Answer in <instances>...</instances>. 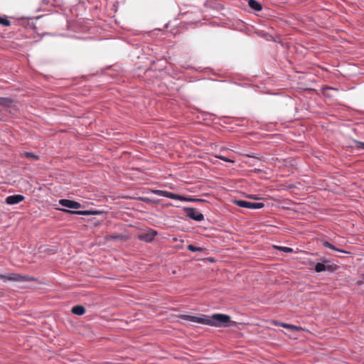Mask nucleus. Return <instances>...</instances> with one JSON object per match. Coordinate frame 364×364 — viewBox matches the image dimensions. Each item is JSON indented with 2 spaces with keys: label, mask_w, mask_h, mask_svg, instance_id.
<instances>
[{
  "label": "nucleus",
  "mask_w": 364,
  "mask_h": 364,
  "mask_svg": "<svg viewBox=\"0 0 364 364\" xmlns=\"http://www.w3.org/2000/svg\"><path fill=\"white\" fill-rule=\"evenodd\" d=\"M230 321V316L222 314H214L207 316V325L215 327L227 326Z\"/></svg>",
  "instance_id": "1"
},
{
  "label": "nucleus",
  "mask_w": 364,
  "mask_h": 364,
  "mask_svg": "<svg viewBox=\"0 0 364 364\" xmlns=\"http://www.w3.org/2000/svg\"><path fill=\"white\" fill-rule=\"evenodd\" d=\"M0 279L3 280L4 282H8V281L32 282V281H35V279L33 277H29L27 275L15 274V273H9V274H0Z\"/></svg>",
  "instance_id": "2"
},
{
  "label": "nucleus",
  "mask_w": 364,
  "mask_h": 364,
  "mask_svg": "<svg viewBox=\"0 0 364 364\" xmlns=\"http://www.w3.org/2000/svg\"><path fill=\"white\" fill-rule=\"evenodd\" d=\"M234 203L239 207L248 209H260L264 206L263 203L250 202L244 200H235Z\"/></svg>",
  "instance_id": "3"
},
{
  "label": "nucleus",
  "mask_w": 364,
  "mask_h": 364,
  "mask_svg": "<svg viewBox=\"0 0 364 364\" xmlns=\"http://www.w3.org/2000/svg\"><path fill=\"white\" fill-rule=\"evenodd\" d=\"M186 215L198 222H200L204 219L203 215L198 210L193 208H184Z\"/></svg>",
  "instance_id": "4"
},
{
  "label": "nucleus",
  "mask_w": 364,
  "mask_h": 364,
  "mask_svg": "<svg viewBox=\"0 0 364 364\" xmlns=\"http://www.w3.org/2000/svg\"><path fill=\"white\" fill-rule=\"evenodd\" d=\"M181 318L183 320L191 321L193 323L207 325V316H196L191 315H182Z\"/></svg>",
  "instance_id": "5"
},
{
  "label": "nucleus",
  "mask_w": 364,
  "mask_h": 364,
  "mask_svg": "<svg viewBox=\"0 0 364 364\" xmlns=\"http://www.w3.org/2000/svg\"><path fill=\"white\" fill-rule=\"evenodd\" d=\"M59 203L64 207L73 209H79L81 207L80 203L68 199H60Z\"/></svg>",
  "instance_id": "6"
},
{
  "label": "nucleus",
  "mask_w": 364,
  "mask_h": 364,
  "mask_svg": "<svg viewBox=\"0 0 364 364\" xmlns=\"http://www.w3.org/2000/svg\"><path fill=\"white\" fill-rule=\"evenodd\" d=\"M24 196L20 194L9 196L6 198V203L8 205H16L24 200Z\"/></svg>",
  "instance_id": "7"
},
{
  "label": "nucleus",
  "mask_w": 364,
  "mask_h": 364,
  "mask_svg": "<svg viewBox=\"0 0 364 364\" xmlns=\"http://www.w3.org/2000/svg\"><path fill=\"white\" fill-rule=\"evenodd\" d=\"M166 198L173 200H178L180 201H196L198 200V199L196 198H186L183 196L178 195L172 192H167Z\"/></svg>",
  "instance_id": "8"
},
{
  "label": "nucleus",
  "mask_w": 364,
  "mask_h": 364,
  "mask_svg": "<svg viewBox=\"0 0 364 364\" xmlns=\"http://www.w3.org/2000/svg\"><path fill=\"white\" fill-rule=\"evenodd\" d=\"M157 235V232L154 230H149L148 232L141 235L139 238L147 242H151Z\"/></svg>",
  "instance_id": "9"
},
{
  "label": "nucleus",
  "mask_w": 364,
  "mask_h": 364,
  "mask_svg": "<svg viewBox=\"0 0 364 364\" xmlns=\"http://www.w3.org/2000/svg\"><path fill=\"white\" fill-rule=\"evenodd\" d=\"M314 269L316 272H321L324 271L332 272L334 268L332 265L326 264L325 263L318 262L314 267Z\"/></svg>",
  "instance_id": "10"
},
{
  "label": "nucleus",
  "mask_w": 364,
  "mask_h": 364,
  "mask_svg": "<svg viewBox=\"0 0 364 364\" xmlns=\"http://www.w3.org/2000/svg\"><path fill=\"white\" fill-rule=\"evenodd\" d=\"M71 312L75 315L82 316L85 313V309L83 306L77 305L72 308Z\"/></svg>",
  "instance_id": "11"
},
{
  "label": "nucleus",
  "mask_w": 364,
  "mask_h": 364,
  "mask_svg": "<svg viewBox=\"0 0 364 364\" xmlns=\"http://www.w3.org/2000/svg\"><path fill=\"white\" fill-rule=\"evenodd\" d=\"M248 5L251 9L257 11H261L262 9L261 4L256 0H249Z\"/></svg>",
  "instance_id": "12"
},
{
  "label": "nucleus",
  "mask_w": 364,
  "mask_h": 364,
  "mask_svg": "<svg viewBox=\"0 0 364 364\" xmlns=\"http://www.w3.org/2000/svg\"><path fill=\"white\" fill-rule=\"evenodd\" d=\"M63 210L65 211V212H67V213H74V214L80 215H92L94 213V212L91 211V210L70 211V210H64V209Z\"/></svg>",
  "instance_id": "13"
},
{
  "label": "nucleus",
  "mask_w": 364,
  "mask_h": 364,
  "mask_svg": "<svg viewBox=\"0 0 364 364\" xmlns=\"http://www.w3.org/2000/svg\"><path fill=\"white\" fill-rule=\"evenodd\" d=\"M278 325L284 328H287V329H290V330L296 331H298L300 329V328L296 326H294L292 324H288L286 323H278Z\"/></svg>",
  "instance_id": "14"
},
{
  "label": "nucleus",
  "mask_w": 364,
  "mask_h": 364,
  "mask_svg": "<svg viewBox=\"0 0 364 364\" xmlns=\"http://www.w3.org/2000/svg\"><path fill=\"white\" fill-rule=\"evenodd\" d=\"M323 246H324L325 247L329 248V249H331V250H335V251H338V252H345V251H343V250H340V249L336 248L333 245H332L331 243H330V242H328V241H325V242H323Z\"/></svg>",
  "instance_id": "15"
},
{
  "label": "nucleus",
  "mask_w": 364,
  "mask_h": 364,
  "mask_svg": "<svg viewBox=\"0 0 364 364\" xmlns=\"http://www.w3.org/2000/svg\"><path fill=\"white\" fill-rule=\"evenodd\" d=\"M330 90L338 91V90L337 88H334V87H328V86H325V87H323L322 88V93L325 96H331V95L329 93Z\"/></svg>",
  "instance_id": "16"
},
{
  "label": "nucleus",
  "mask_w": 364,
  "mask_h": 364,
  "mask_svg": "<svg viewBox=\"0 0 364 364\" xmlns=\"http://www.w3.org/2000/svg\"><path fill=\"white\" fill-rule=\"evenodd\" d=\"M151 192L156 196L166 198L168 191L164 190H151Z\"/></svg>",
  "instance_id": "17"
},
{
  "label": "nucleus",
  "mask_w": 364,
  "mask_h": 364,
  "mask_svg": "<svg viewBox=\"0 0 364 364\" xmlns=\"http://www.w3.org/2000/svg\"><path fill=\"white\" fill-rule=\"evenodd\" d=\"M11 103V99L8 97H0V105L8 106Z\"/></svg>",
  "instance_id": "18"
},
{
  "label": "nucleus",
  "mask_w": 364,
  "mask_h": 364,
  "mask_svg": "<svg viewBox=\"0 0 364 364\" xmlns=\"http://www.w3.org/2000/svg\"><path fill=\"white\" fill-rule=\"evenodd\" d=\"M188 250L191 252H201L203 250V247H196L193 245H189L188 246Z\"/></svg>",
  "instance_id": "19"
},
{
  "label": "nucleus",
  "mask_w": 364,
  "mask_h": 364,
  "mask_svg": "<svg viewBox=\"0 0 364 364\" xmlns=\"http://www.w3.org/2000/svg\"><path fill=\"white\" fill-rule=\"evenodd\" d=\"M0 24L4 26H9L11 25V22L6 17H0Z\"/></svg>",
  "instance_id": "20"
},
{
  "label": "nucleus",
  "mask_w": 364,
  "mask_h": 364,
  "mask_svg": "<svg viewBox=\"0 0 364 364\" xmlns=\"http://www.w3.org/2000/svg\"><path fill=\"white\" fill-rule=\"evenodd\" d=\"M22 156L27 157V158H33L36 160L38 159V156L32 152H27V151L23 152L22 154Z\"/></svg>",
  "instance_id": "21"
},
{
  "label": "nucleus",
  "mask_w": 364,
  "mask_h": 364,
  "mask_svg": "<svg viewBox=\"0 0 364 364\" xmlns=\"http://www.w3.org/2000/svg\"><path fill=\"white\" fill-rule=\"evenodd\" d=\"M353 143L356 148L361 149L364 150V142L354 140Z\"/></svg>",
  "instance_id": "22"
},
{
  "label": "nucleus",
  "mask_w": 364,
  "mask_h": 364,
  "mask_svg": "<svg viewBox=\"0 0 364 364\" xmlns=\"http://www.w3.org/2000/svg\"><path fill=\"white\" fill-rule=\"evenodd\" d=\"M277 248L278 250H282V252H287V253L293 252V250L291 247H277Z\"/></svg>",
  "instance_id": "23"
},
{
  "label": "nucleus",
  "mask_w": 364,
  "mask_h": 364,
  "mask_svg": "<svg viewBox=\"0 0 364 364\" xmlns=\"http://www.w3.org/2000/svg\"><path fill=\"white\" fill-rule=\"evenodd\" d=\"M218 159H220L225 162L234 163V160L230 159L225 156H216Z\"/></svg>",
  "instance_id": "24"
},
{
  "label": "nucleus",
  "mask_w": 364,
  "mask_h": 364,
  "mask_svg": "<svg viewBox=\"0 0 364 364\" xmlns=\"http://www.w3.org/2000/svg\"><path fill=\"white\" fill-rule=\"evenodd\" d=\"M141 200L144 202H148L149 201V199L148 198H142Z\"/></svg>",
  "instance_id": "25"
},
{
  "label": "nucleus",
  "mask_w": 364,
  "mask_h": 364,
  "mask_svg": "<svg viewBox=\"0 0 364 364\" xmlns=\"http://www.w3.org/2000/svg\"><path fill=\"white\" fill-rule=\"evenodd\" d=\"M250 198L252 199H258V198L255 196H251Z\"/></svg>",
  "instance_id": "26"
}]
</instances>
